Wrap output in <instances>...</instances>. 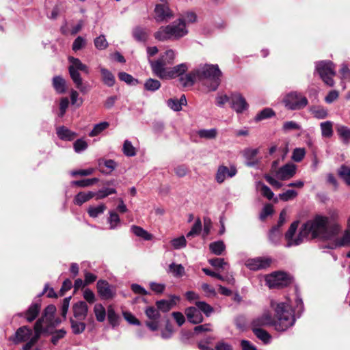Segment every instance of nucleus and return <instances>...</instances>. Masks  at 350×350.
I'll list each match as a JSON object with an SVG mask.
<instances>
[{"instance_id": "f257e3e1", "label": "nucleus", "mask_w": 350, "mask_h": 350, "mask_svg": "<svg viewBox=\"0 0 350 350\" xmlns=\"http://www.w3.org/2000/svg\"><path fill=\"white\" fill-rule=\"evenodd\" d=\"M270 306L275 312L274 318L269 311H265L252 322V327L272 325L277 332H285L295 323V311L288 302L276 303L271 300Z\"/></svg>"}, {"instance_id": "f03ea898", "label": "nucleus", "mask_w": 350, "mask_h": 350, "mask_svg": "<svg viewBox=\"0 0 350 350\" xmlns=\"http://www.w3.org/2000/svg\"><path fill=\"white\" fill-rule=\"evenodd\" d=\"M310 238H319L324 241H333L330 248H335L336 242L340 239L337 237L341 230V227L337 224L329 226V219L327 217L318 215L313 219L303 224Z\"/></svg>"}, {"instance_id": "7ed1b4c3", "label": "nucleus", "mask_w": 350, "mask_h": 350, "mask_svg": "<svg viewBox=\"0 0 350 350\" xmlns=\"http://www.w3.org/2000/svg\"><path fill=\"white\" fill-rule=\"evenodd\" d=\"M196 74L208 91H215L220 85L222 73L217 64H201L196 68Z\"/></svg>"}, {"instance_id": "20e7f679", "label": "nucleus", "mask_w": 350, "mask_h": 350, "mask_svg": "<svg viewBox=\"0 0 350 350\" xmlns=\"http://www.w3.org/2000/svg\"><path fill=\"white\" fill-rule=\"evenodd\" d=\"M43 323L44 315L42 314L35 323L33 332L27 326H23L18 328L15 334L14 342L17 343L28 341L23 345V349L30 350L38 341L44 331Z\"/></svg>"}, {"instance_id": "39448f33", "label": "nucleus", "mask_w": 350, "mask_h": 350, "mask_svg": "<svg viewBox=\"0 0 350 350\" xmlns=\"http://www.w3.org/2000/svg\"><path fill=\"white\" fill-rule=\"evenodd\" d=\"M188 33L185 23L178 20L171 24L161 27L154 33L155 39L159 41L178 40Z\"/></svg>"}, {"instance_id": "423d86ee", "label": "nucleus", "mask_w": 350, "mask_h": 350, "mask_svg": "<svg viewBox=\"0 0 350 350\" xmlns=\"http://www.w3.org/2000/svg\"><path fill=\"white\" fill-rule=\"evenodd\" d=\"M299 224V221H293L285 233L284 239L286 241V247L298 246L310 239V236L304 225L301 226L299 232H297Z\"/></svg>"}, {"instance_id": "0eeeda50", "label": "nucleus", "mask_w": 350, "mask_h": 350, "mask_svg": "<svg viewBox=\"0 0 350 350\" xmlns=\"http://www.w3.org/2000/svg\"><path fill=\"white\" fill-rule=\"evenodd\" d=\"M315 70L323 81L329 87L334 85L333 77L336 75V67L329 60H323L315 63Z\"/></svg>"}, {"instance_id": "6e6552de", "label": "nucleus", "mask_w": 350, "mask_h": 350, "mask_svg": "<svg viewBox=\"0 0 350 350\" xmlns=\"http://www.w3.org/2000/svg\"><path fill=\"white\" fill-rule=\"evenodd\" d=\"M188 66L186 64L183 63L172 68H165L161 69V66L158 64L155 66V73L157 77L161 79H170L180 77L187 70Z\"/></svg>"}, {"instance_id": "1a4fd4ad", "label": "nucleus", "mask_w": 350, "mask_h": 350, "mask_svg": "<svg viewBox=\"0 0 350 350\" xmlns=\"http://www.w3.org/2000/svg\"><path fill=\"white\" fill-rule=\"evenodd\" d=\"M188 66L186 64L183 63L172 68H165L161 69V66L158 64L155 66V73L157 77L161 79H170L180 77L187 70Z\"/></svg>"}, {"instance_id": "9d476101", "label": "nucleus", "mask_w": 350, "mask_h": 350, "mask_svg": "<svg viewBox=\"0 0 350 350\" xmlns=\"http://www.w3.org/2000/svg\"><path fill=\"white\" fill-rule=\"evenodd\" d=\"M285 107L290 110H300L304 109L308 103V99L301 93L291 92L284 98Z\"/></svg>"}, {"instance_id": "9b49d317", "label": "nucleus", "mask_w": 350, "mask_h": 350, "mask_svg": "<svg viewBox=\"0 0 350 350\" xmlns=\"http://www.w3.org/2000/svg\"><path fill=\"white\" fill-rule=\"evenodd\" d=\"M265 282L270 288H281L287 286L291 282V279L286 273L278 271L267 275Z\"/></svg>"}, {"instance_id": "f8f14e48", "label": "nucleus", "mask_w": 350, "mask_h": 350, "mask_svg": "<svg viewBox=\"0 0 350 350\" xmlns=\"http://www.w3.org/2000/svg\"><path fill=\"white\" fill-rule=\"evenodd\" d=\"M173 12L170 9L167 0H160L154 8V19L157 22H164L171 19Z\"/></svg>"}, {"instance_id": "ddd939ff", "label": "nucleus", "mask_w": 350, "mask_h": 350, "mask_svg": "<svg viewBox=\"0 0 350 350\" xmlns=\"http://www.w3.org/2000/svg\"><path fill=\"white\" fill-rule=\"evenodd\" d=\"M176 57V52L172 49L167 50L161 57L156 61L149 59V64H150L153 73H155V66L157 64L161 66V69L167 68V65L174 64V60Z\"/></svg>"}, {"instance_id": "4468645a", "label": "nucleus", "mask_w": 350, "mask_h": 350, "mask_svg": "<svg viewBox=\"0 0 350 350\" xmlns=\"http://www.w3.org/2000/svg\"><path fill=\"white\" fill-rule=\"evenodd\" d=\"M98 293L103 299H111L116 295V288L106 280H100L96 284Z\"/></svg>"}, {"instance_id": "2eb2a0df", "label": "nucleus", "mask_w": 350, "mask_h": 350, "mask_svg": "<svg viewBox=\"0 0 350 350\" xmlns=\"http://www.w3.org/2000/svg\"><path fill=\"white\" fill-rule=\"evenodd\" d=\"M272 259L270 257H256L247 259L245 265L252 271H258L270 267Z\"/></svg>"}, {"instance_id": "dca6fc26", "label": "nucleus", "mask_w": 350, "mask_h": 350, "mask_svg": "<svg viewBox=\"0 0 350 350\" xmlns=\"http://www.w3.org/2000/svg\"><path fill=\"white\" fill-rule=\"evenodd\" d=\"M237 173V167L232 165L230 167L219 165L217 168L215 180L217 183H223L226 178L234 177Z\"/></svg>"}, {"instance_id": "f3484780", "label": "nucleus", "mask_w": 350, "mask_h": 350, "mask_svg": "<svg viewBox=\"0 0 350 350\" xmlns=\"http://www.w3.org/2000/svg\"><path fill=\"white\" fill-rule=\"evenodd\" d=\"M230 107L237 112L242 113L248 107L245 98L239 92H234L230 95Z\"/></svg>"}, {"instance_id": "a211bd4d", "label": "nucleus", "mask_w": 350, "mask_h": 350, "mask_svg": "<svg viewBox=\"0 0 350 350\" xmlns=\"http://www.w3.org/2000/svg\"><path fill=\"white\" fill-rule=\"evenodd\" d=\"M68 70L70 77L73 81L74 83L75 84L76 88L82 94H87L91 89L90 85L87 83H84L83 82V79L78 70L73 69L72 67H69Z\"/></svg>"}, {"instance_id": "6ab92c4d", "label": "nucleus", "mask_w": 350, "mask_h": 350, "mask_svg": "<svg viewBox=\"0 0 350 350\" xmlns=\"http://www.w3.org/2000/svg\"><path fill=\"white\" fill-rule=\"evenodd\" d=\"M295 173V165L293 163H287L275 172V176L282 180H286L293 177Z\"/></svg>"}, {"instance_id": "aec40b11", "label": "nucleus", "mask_w": 350, "mask_h": 350, "mask_svg": "<svg viewBox=\"0 0 350 350\" xmlns=\"http://www.w3.org/2000/svg\"><path fill=\"white\" fill-rule=\"evenodd\" d=\"M72 310L75 319L82 321L87 317L88 306L85 301H79L74 304Z\"/></svg>"}, {"instance_id": "412c9836", "label": "nucleus", "mask_w": 350, "mask_h": 350, "mask_svg": "<svg viewBox=\"0 0 350 350\" xmlns=\"http://www.w3.org/2000/svg\"><path fill=\"white\" fill-rule=\"evenodd\" d=\"M258 153V148H245L243 154L244 158L245 159V165L248 167H254L258 164V159H256V156Z\"/></svg>"}, {"instance_id": "4be33fe9", "label": "nucleus", "mask_w": 350, "mask_h": 350, "mask_svg": "<svg viewBox=\"0 0 350 350\" xmlns=\"http://www.w3.org/2000/svg\"><path fill=\"white\" fill-rule=\"evenodd\" d=\"M56 134L59 139L63 141H72L77 136V133L70 130L64 126H58L56 129Z\"/></svg>"}, {"instance_id": "5701e85b", "label": "nucleus", "mask_w": 350, "mask_h": 350, "mask_svg": "<svg viewBox=\"0 0 350 350\" xmlns=\"http://www.w3.org/2000/svg\"><path fill=\"white\" fill-rule=\"evenodd\" d=\"M55 312L56 307L54 305H49L45 308V325L48 324L55 327L61 323L59 318H54L53 315Z\"/></svg>"}, {"instance_id": "b1692460", "label": "nucleus", "mask_w": 350, "mask_h": 350, "mask_svg": "<svg viewBox=\"0 0 350 350\" xmlns=\"http://www.w3.org/2000/svg\"><path fill=\"white\" fill-rule=\"evenodd\" d=\"M185 314L189 322L193 324H198L203 321L201 312L196 307H189L186 309Z\"/></svg>"}, {"instance_id": "393cba45", "label": "nucleus", "mask_w": 350, "mask_h": 350, "mask_svg": "<svg viewBox=\"0 0 350 350\" xmlns=\"http://www.w3.org/2000/svg\"><path fill=\"white\" fill-rule=\"evenodd\" d=\"M41 308V300L33 301L25 313V317L29 322L33 321L38 316Z\"/></svg>"}, {"instance_id": "a878e982", "label": "nucleus", "mask_w": 350, "mask_h": 350, "mask_svg": "<svg viewBox=\"0 0 350 350\" xmlns=\"http://www.w3.org/2000/svg\"><path fill=\"white\" fill-rule=\"evenodd\" d=\"M196 80H198V77L196 69L188 74H183L179 78L180 85L185 88L191 87Z\"/></svg>"}, {"instance_id": "bb28decb", "label": "nucleus", "mask_w": 350, "mask_h": 350, "mask_svg": "<svg viewBox=\"0 0 350 350\" xmlns=\"http://www.w3.org/2000/svg\"><path fill=\"white\" fill-rule=\"evenodd\" d=\"M336 132L342 142L348 145L350 142V128L344 125H337Z\"/></svg>"}, {"instance_id": "cd10ccee", "label": "nucleus", "mask_w": 350, "mask_h": 350, "mask_svg": "<svg viewBox=\"0 0 350 350\" xmlns=\"http://www.w3.org/2000/svg\"><path fill=\"white\" fill-rule=\"evenodd\" d=\"M167 106L175 111H179L182 109L183 105H187V100L185 95H182L180 99L170 98L167 102Z\"/></svg>"}, {"instance_id": "c85d7f7f", "label": "nucleus", "mask_w": 350, "mask_h": 350, "mask_svg": "<svg viewBox=\"0 0 350 350\" xmlns=\"http://www.w3.org/2000/svg\"><path fill=\"white\" fill-rule=\"evenodd\" d=\"M132 35L137 42H146L148 38V33L146 28L137 26L133 29Z\"/></svg>"}, {"instance_id": "c756f323", "label": "nucleus", "mask_w": 350, "mask_h": 350, "mask_svg": "<svg viewBox=\"0 0 350 350\" xmlns=\"http://www.w3.org/2000/svg\"><path fill=\"white\" fill-rule=\"evenodd\" d=\"M100 71L103 83L108 87L113 86L116 83V79L111 72L103 67H100Z\"/></svg>"}, {"instance_id": "7c9ffc66", "label": "nucleus", "mask_w": 350, "mask_h": 350, "mask_svg": "<svg viewBox=\"0 0 350 350\" xmlns=\"http://www.w3.org/2000/svg\"><path fill=\"white\" fill-rule=\"evenodd\" d=\"M334 123L327 120L320 124L321 136L324 138H331L334 134L333 130Z\"/></svg>"}, {"instance_id": "2f4dec72", "label": "nucleus", "mask_w": 350, "mask_h": 350, "mask_svg": "<svg viewBox=\"0 0 350 350\" xmlns=\"http://www.w3.org/2000/svg\"><path fill=\"white\" fill-rule=\"evenodd\" d=\"M94 196H96L95 193L92 191L79 192L75 197L74 203L77 205L81 206Z\"/></svg>"}, {"instance_id": "473e14b6", "label": "nucleus", "mask_w": 350, "mask_h": 350, "mask_svg": "<svg viewBox=\"0 0 350 350\" xmlns=\"http://www.w3.org/2000/svg\"><path fill=\"white\" fill-rule=\"evenodd\" d=\"M338 174L345 183L350 187V166L342 165L338 170Z\"/></svg>"}, {"instance_id": "72a5a7b5", "label": "nucleus", "mask_w": 350, "mask_h": 350, "mask_svg": "<svg viewBox=\"0 0 350 350\" xmlns=\"http://www.w3.org/2000/svg\"><path fill=\"white\" fill-rule=\"evenodd\" d=\"M131 230L135 235L146 241H150L152 239V235L140 226L133 225L131 226Z\"/></svg>"}, {"instance_id": "f704fd0d", "label": "nucleus", "mask_w": 350, "mask_h": 350, "mask_svg": "<svg viewBox=\"0 0 350 350\" xmlns=\"http://www.w3.org/2000/svg\"><path fill=\"white\" fill-rule=\"evenodd\" d=\"M68 60L70 63L69 67H72L73 69H75L76 70L83 71L86 74L89 73L88 67L85 64H83L79 59L73 57H70L68 58Z\"/></svg>"}, {"instance_id": "c9c22d12", "label": "nucleus", "mask_w": 350, "mask_h": 350, "mask_svg": "<svg viewBox=\"0 0 350 350\" xmlns=\"http://www.w3.org/2000/svg\"><path fill=\"white\" fill-rule=\"evenodd\" d=\"M256 336L264 343L268 344L271 341V335L265 329L260 327H252Z\"/></svg>"}, {"instance_id": "e433bc0d", "label": "nucleus", "mask_w": 350, "mask_h": 350, "mask_svg": "<svg viewBox=\"0 0 350 350\" xmlns=\"http://www.w3.org/2000/svg\"><path fill=\"white\" fill-rule=\"evenodd\" d=\"M70 326L72 332L74 334L78 335L83 332L85 329L86 325L85 323L78 321L73 318L70 319Z\"/></svg>"}, {"instance_id": "4c0bfd02", "label": "nucleus", "mask_w": 350, "mask_h": 350, "mask_svg": "<svg viewBox=\"0 0 350 350\" xmlns=\"http://www.w3.org/2000/svg\"><path fill=\"white\" fill-rule=\"evenodd\" d=\"M53 86L57 93L62 94L66 91V81L59 76L53 79Z\"/></svg>"}, {"instance_id": "58836bf2", "label": "nucleus", "mask_w": 350, "mask_h": 350, "mask_svg": "<svg viewBox=\"0 0 350 350\" xmlns=\"http://www.w3.org/2000/svg\"><path fill=\"white\" fill-rule=\"evenodd\" d=\"M209 249L215 255H221L226 249V245L222 241H217L210 243Z\"/></svg>"}, {"instance_id": "ea45409f", "label": "nucleus", "mask_w": 350, "mask_h": 350, "mask_svg": "<svg viewBox=\"0 0 350 350\" xmlns=\"http://www.w3.org/2000/svg\"><path fill=\"white\" fill-rule=\"evenodd\" d=\"M197 134L200 138L212 139L217 137V131L216 129H200L197 131Z\"/></svg>"}, {"instance_id": "a19ab883", "label": "nucleus", "mask_w": 350, "mask_h": 350, "mask_svg": "<svg viewBox=\"0 0 350 350\" xmlns=\"http://www.w3.org/2000/svg\"><path fill=\"white\" fill-rule=\"evenodd\" d=\"M105 210L106 206L104 204H100L96 206H90L88 209V213L91 217L96 218L103 214Z\"/></svg>"}, {"instance_id": "79ce46f5", "label": "nucleus", "mask_w": 350, "mask_h": 350, "mask_svg": "<svg viewBox=\"0 0 350 350\" xmlns=\"http://www.w3.org/2000/svg\"><path fill=\"white\" fill-rule=\"evenodd\" d=\"M94 312L98 322H103L106 317V310L101 304H96L94 307Z\"/></svg>"}, {"instance_id": "37998d69", "label": "nucleus", "mask_w": 350, "mask_h": 350, "mask_svg": "<svg viewBox=\"0 0 350 350\" xmlns=\"http://www.w3.org/2000/svg\"><path fill=\"white\" fill-rule=\"evenodd\" d=\"M168 272H170L175 277H181L185 274V268L180 264L171 263L169 265Z\"/></svg>"}, {"instance_id": "c03bdc74", "label": "nucleus", "mask_w": 350, "mask_h": 350, "mask_svg": "<svg viewBox=\"0 0 350 350\" xmlns=\"http://www.w3.org/2000/svg\"><path fill=\"white\" fill-rule=\"evenodd\" d=\"M107 319L109 323L113 326L116 327L119 324V316L116 313L113 308L109 306L107 308Z\"/></svg>"}, {"instance_id": "a18cd8bd", "label": "nucleus", "mask_w": 350, "mask_h": 350, "mask_svg": "<svg viewBox=\"0 0 350 350\" xmlns=\"http://www.w3.org/2000/svg\"><path fill=\"white\" fill-rule=\"evenodd\" d=\"M202 230V225L201 219L198 217L196 219L194 224L191 227V230L187 234V237L190 238L198 236L200 234Z\"/></svg>"}, {"instance_id": "49530a36", "label": "nucleus", "mask_w": 350, "mask_h": 350, "mask_svg": "<svg viewBox=\"0 0 350 350\" xmlns=\"http://www.w3.org/2000/svg\"><path fill=\"white\" fill-rule=\"evenodd\" d=\"M160 87V81L154 79L149 78L144 83V88L147 91L155 92L159 90Z\"/></svg>"}, {"instance_id": "de8ad7c7", "label": "nucleus", "mask_w": 350, "mask_h": 350, "mask_svg": "<svg viewBox=\"0 0 350 350\" xmlns=\"http://www.w3.org/2000/svg\"><path fill=\"white\" fill-rule=\"evenodd\" d=\"M109 126L108 122H102L94 126L92 130L89 133L90 137H95L101 133L103 131L107 129Z\"/></svg>"}, {"instance_id": "09e8293b", "label": "nucleus", "mask_w": 350, "mask_h": 350, "mask_svg": "<svg viewBox=\"0 0 350 350\" xmlns=\"http://www.w3.org/2000/svg\"><path fill=\"white\" fill-rule=\"evenodd\" d=\"M275 116L274 111L271 108H265L259 113H258L255 117L256 121H261Z\"/></svg>"}, {"instance_id": "8fccbe9b", "label": "nucleus", "mask_w": 350, "mask_h": 350, "mask_svg": "<svg viewBox=\"0 0 350 350\" xmlns=\"http://www.w3.org/2000/svg\"><path fill=\"white\" fill-rule=\"evenodd\" d=\"M196 306L199 311L202 312L206 317H209L213 312V308L205 301H197Z\"/></svg>"}, {"instance_id": "3c124183", "label": "nucleus", "mask_w": 350, "mask_h": 350, "mask_svg": "<svg viewBox=\"0 0 350 350\" xmlns=\"http://www.w3.org/2000/svg\"><path fill=\"white\" fill-rule=\"evenodd\" d=\"M98 180L96 178H88V179H83L80 180H73L70 183V184L73 186H77L80 187H89L90 185H92L93 184L97 183Z\"/></svg>"}, {"instance_id": "603ef678", "label": "nucleus", "mask_w": 350, "mask_h": 350, "mask_svg": "<svg viewBox=\"0 0 350 350\" xmlns=\"http://www.w3.org/2000/svg\"><path fill=\"white\" fill-rule=\"evenodd\" d=\"M122 152L126 157H134L136 154L135 148L131 142L127 139L124 142Z\"/></svg>"}, {"instance_id": "864d4df0", "label": "nucleus", "mask_w": 350, "mask_h": 350, "mask_svg": "<svg viewBox=\"0 0 350 350\" xmlns=\"http://www.w3.org/2000/svg\"><path fill=\"white\" fill-rule=\"evenodd\" d=\"M107 221L109 224V228L113 230L116 229L120 225V219L116 212L110 211L109 217L107 219Z\"/></svg>"}, {"instance_id": "5fc2aeb1", "label": "nucleus", "mask_w": 350, "mask_h": 350, "mask_svg": "<svg viewBox=\"0 0 350 350\" xmlns=\"http://www.w3.org/2000/svg\"><path fill=\"white\" fill-rule=\"evenodd\" d=\"M174 304V303L172 300L165 299L157 301L156 303L158 310L164 312H168L172 308Z\"/></svg>"}, {"instance_id": "6e6d98bb", "label": "nucleus", "mask_w": 350, "mask_h": 350, "mask_svg": "<svg viewBox=\"0 0 350 350\" xmlns=\"http://www.w3.org/2000/svg\"><path fill=\"white\" fill-rule=\"evenodd\" d=\"M51 341L54 345H56L59 340L63 338L66 336V332L64 329H55L53 332H51Z\"/></svg>"}, {"instance_id": "4d7b16f0", "label": "nucleus", "mask_w": 350, "mask_h": 350, "mask_svg": "<svg viewBox=\"0 0 350 350\" xmlns=\"http://www.w3.org/2000/svg\"><path fill=\"white\" fill-rule=\"evenodd\" d=\"M145 314L147 317L152 321H159L160 314L158 308L150 306L146 308Z\"/></svg>"}, {"instance_id": "13d9d810", "label": "nucleus", "mask_w": 350, "mask_h": 350, "mask_svg": "<svg viewBox=\"0 0 350 350\" xmlns=\"http://www.w3.org/2000/svg\"><path fill=\"white\" fill-rule=\"evenodd\" d=\"M256 187L258 188H259V187H260L261 193L264 197L267 198L269 200H271L273 198V195H274L273 193L270 189V188L269 187H267V185H265L264 183H262L260 181H258L256 183Z\"/></svg>"}, {"instance_id": "bf43d9fd", "label": "nucleus", "mask_w": 350, "mask_h": 350, "mask_svg": "<svg viewBox=\"0 0 350 350\" xmlns=\"http://www.w3.org/2000/svg\"><path fill=\"white\" fill-rule=\"evenodd\" d=\"M95 47L98 50H104L108 46V42L104 35L96 37L94 40Z\"/></svg>"}, {"instance_id": "052dcab7", "label": "nucleus", "mask_w": 350, "mask_h": 350, "mask_svg": "<svg viewBox=\"0 0 350 350\" xmlns=\"http://www.w3.org/2000/svg\"><path fill=\"white\" fill-rule=\"evenodd\" d=\"M118 77L120 80L124 81L129 85H135L138 83V80L133 78L131 75L124 72H120L118 73Z\"/></svg>"}, {"instance_id": "680f3d73", "label": "nucleus", "mask_w": 350, "mask_h": 350, "mask_svg": "<svg viewBox=\"0 0 350 350\" xmlns=\"http://www.w3.org/2000/svg\"><path fill=\"white\" fill-rule=\"evenodd\" d=\"M312 113L314 118L321 120L325 119L328 116L327 110L321 107H317L312 110Z\"/></svg>"}, {"instance_id": "e2e57ef3", "label": "nucleus", "mask_w": 350, "mask_h": 350, "mask_svg": "<svg viewBox=\"0 0 350 350\" xmlns=\"http://www.w3.org/2000/svg\"><path fill=\"white\" fill-rule=\"evenodd\" d=\"M88 146V143L83 139H77L73 144V148L77 153L85 150Z\"/></svg>"}, {"instance_id": "0e129e2a", "label": "nucleus", "mask_w": 350, "mask_h": 350, "mask_svg": "<svg viewBox=\"0 0 350 350\" xmlns=\"http://www.w3.org/2000/svg\"><path fill=\"white\" fill-rule=\"evenodd\" d=\"M172 245L175 250H179L186 247L187 241L184 236H180L171 241Z\"/></svg>"}, {"instance_id": "69168bd1", "label": "nucleus", "mask_w": 350, "mask_h": 350, "mask_svg": "<svg viewBox=\"0 0 350 350\" xmlns=\"http://www.w3.org/2000/svg\"><path fill=\"white\" fill-rule=\"evenodd\" d=\"M301 126L295 121H287L283 124L282 130L284 132H288L291 131H299L301 130Z\"/></svg>"}, {"instance_id": "338daca9", "label": "nucleus", "mask_w": 350, "mask_h": 350, "mask_svg": "<svg viewBox=\"0 0 350 350\" xmlns=\"http://www.w3.org/2000/svg\"><path fill=\"white\" fill-rule=\"evenodd\" d=\"M297 196V193L296 191L293 189H288L285 192L279 194L280 199L286 202L290 200L295 198Z\"/></svg>"}, {"instance_id": "774afa93", "label": "nucleus", "mask_w": 350, "mask_h": 350, "mask_svg": "<svg viewBox=\"0 0 350 350\" xmlns=\"http://www.w3.org/2000/svg\"><path fill=\"white\" fill-rule=\"evenodd\" d=\"M208 262L213 267L216 268L224 269L225 266H228V264L224 260V258H215L208 260Z\"/></svg>"}]
</instances>
